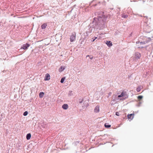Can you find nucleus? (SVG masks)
<instances>
[{
	"label": "nucleus",
	"mask_w": 153,
	"mask_h": 153,
	"mask_svg": "<svg viewBox=\"0 0 153 153\" xmlns=\"http://www.w3.org/2000/svg\"><path fill=\"white\" fill-rule=\"evenodd\" d=\"M118 97H122L120 99V100H123L127 98L128 97V95L126 91H123L121 93V94L118 95Z\"/></svg>",
	"instance_id": "obj_1"
},
{
	"label": "nucleus",
	"mask_w": 153,
	"mask_h": 153,
	"mask_svg": "<svg viewBox=\"0 0 153 153\" xmlns=\"http://www.w3.org/2000/svg\"><path fill=\"white\" fill-rule=\"evenodd\" d=\"M76 39V34L75 33L72 34L70 37V41L72 42L74 41Z\"/></svg>",
	"instance_id": "obj_2"
},
{
	"label": "nucleus",
	"mask_w": 153,
	"mask_h": 153,
	"mask_svg": "<svg viewBox=\"0 0 153 153\" xmlns=\"http://www.w3.org/2000/svg\"><path fill=\"white\" fill-rule=\"evenodd\" d=\"M30 46V44L27 43L26 44L23 45L22 46V47L21 48L23 49L24 50H26L27 49L28 47H29Z\"/></svg>",
	"instance_id": "obj_3"
},
{
	"label": "nucleus",
	"mask_w": 153,
	"mask_h": 153,
	"mask_svg": "<svg viewBox=\"0 0 153 153\" xmlns=\"http://www.w3.org/2000/svg\"><path fill=\"white\" fill-rule=\"evenodd\" d=\"M134 115V114H128L127 116L128 118L131 120L133 118Z\"/></svg>",
	"instance_id": "obj_4"
},
{
	"label": "nucleus",
	"mask_w": 153,
	"mask_h": 153,
	"mask_svg": "<svg viewBox=\"0 0 153 153\" xmlns=\"http://www.w3.org/2000/svg\"><path fill=\"white\" fill-rule=\"evenodd\" d=\"M50 79V75L48 74H47L45 75V80H48Z\"/></svg>",
	"instance_id": "obj_5"
},
{
	"label": "nucleus",
	"mask_w": 153,
	"mask_h": 153,
	"mask_svg": "<svg viewBox=\"0 0 153 153\" xmlns=\"http://www.w3.org/2000/svg\"><path fill=\"white\" fill-rule=\"evenodd\" d=\"M62 107L63 109L66 110L68 108V106L67 104H64L62 105Z\"/></svg>",
	"instance_id": "obj_6"
},
{
	"label": "nucleus",
	"mask_w": 153,
	"mask_h": 153,
	"mask_svg": "<svg viewBox=\"0 0 153 153\" xmlns=\"http://www.w3.org/2000/svg\"><path fill=\"white\" fill-rule=\"evenodd\" d=\"M100 111V108L99 106H97L96 107L94 110V111L95 112L97 113L98 112Z\"/></svg>",
	"instance_id": "obj_7"
},
{
	"label": "nucleus",
	"mask_w": 153,
	"mask_h": 153,
	"mask_svg": "<svg viewBox=\"0 0 153 153\" xmlns=\"http://www.w3.org/2000/svg\"><path fill=\"white\" fill-rule=\"evenodd\" d=\"M106 44L109 47L111 46L112 45V42L110 41H107L106 43Z\"/></svg>",
	"instance_id": "obj_8"
},
{
	"label": "nucleus",
	"mask_w": 153,
	"mask_h": 153,
	"mask_svg": "<svg viewBox=\"0 0 153 153\" xmlns=\"http://www.w3.org/2000/svg\"><path fill=\"white\" fill-rule=\"evenodd\" d=\"M141 56L140 54L138 53H135V57L137 58H139Z\"/></svg>",
	"instance_id": "obj_9"
},
{
	"label": "nucleus",
	"mask_w": 153,
	"mask_h": 153,
	"mask_svg": "<svg viewBox=\"0 0 153 153\" xmlns=\"http://www.w3.org/2000/svg\"><path fill=\"white\" fill-rule=\"evenodd\" d=\"M65 69V68L62 66H61L60 68L59 69V71L61 72Z\"/></svg>",
	"instance_id": "obj_10"
},
{
	"label": "nucleus",
	"mask_w": 153,
	"mask_h": 153,
	"mask_svg": "<svg viewBox=\"0 0 153 153\" xmlns=\"http://www.w3.org/2000/svg\"><path fill=\"white\" fill-rule=\"evenodd\" d=\"M31 137V135L29 133L26 136V138L27 140H29Z\"/></svg>",
	"instance_id": "obj_11"
},
{
	"label": "nucleus",
	"mask_w": 153,
	"mask_h": 153,
	"mask_svg": "<svg viewBox=\"0 0 153 153\" xmlns=\"http://www.w3.org/2000/svg\"><path fill=\"white\" fill-rule=\"evenodd\" d=\"M47 26V24H45V23H44L42 25L41 28L42 29H45Z\"/></svg>",
	"instance_id": "obj_12"
},
{
	"label": "nucleus",
	"mask_w": 153,
	"mask_h": 153,
	"mask_svg": "<svg viewBox=\"0 0 153 153\" xmlns=\"http://www.w3.org/2000/svg\"><path fill=\"white\" fill-rule=\"evenodd\" d=\"M44 95V93L43 92H41L39 94V97L40 98L43 97Z\"/></svg>",
	"instance_id": "obj_13"
},
{
	"label": "nucleus",
	"mask_w": 153,
	"mask_h": 153,
	"mask_svg": "<svg viewBox=\"0 0 153 153\" xmlns=\"http://www.w3.org/2000/svg\"><path fill=\"white\" fill-rule=\"evenodd\" d=\"M141 90V86H138L137 88V91L138 92H140Z\"/></svg>",
	"instance_id": "obj_14"
},
{
	"label": "nucleus",
	"mask_w": 153,
	"mask_h": 153,
	"mask_svg": "<svg viewBox=\"0 0 153 153\" xmlns=\"http://www.w3.org/2000/svg\"><path fill=\"white\" fill-rule=\"evenodd\" d=\"M105 128H109L111 126V125H108L107 123H105Z\"/></svg>",
	"instance_id": "obj_15"
},
{
	"label": "nucleus",
	"mask_w": 153,
	"mask_h": 153,
	"mask_svg": "<svg viewBox=\"0 0 153 153\" xmlns=\"http://www.w3.org/2000/svg\"><path fill=\"white\" fill-rule=\"evenodd\" d=\"M143 97L142 96H139L137 97L138 99L140 100H141Z\"/></svg>",
	"instance_id": "obj_16"
},
{
	"label": "nucleus",
	"mask_w": 153,
	"mask_h": 153,
	"mask_svg": "<svg viewBox=\"0 0 153 153\" xmlns=\"http://www.w3.org/2000/svg\"><path fill=\"white\" fill-rule=\"evenodd\" d=\"M65 77H63L61 79V81H60V82L61 83H63L64 81V80L65 79Z\"/></svg>",
	"instance_id": "obj_17"
},
{
	"label": "nucleus",
	"mask_w": 153,
	"mask_h": 153,
	"mask_svg": "<svg viewBox=\"0 0 153 153\" xmlns=\"http://www.w3.org/2000/svg\"><path fill=\"white\" fill-rule=\"evenodd\" d=\"M28 112L27 111H25L23 113V115L25 116H26L27 115Z\"/></svg>",
	"instance_id": "obj_18"
},
{
	"label": "nucleus",
	"mask_w": 153,
	"mask_h": 153,
	"mask_svg": "<svg viewBox=\"0 0 153 153\" xmlns=\"http://www.w3.org/2000/svg\"><path fill=\"white\" fill-rule=\"evenodd\" d=\"M122 16L123 18H126L127 17V16L126 15H122Z\"/></svg>",
	"instance_id": "obj_19"
},
{
	"label": "nucleus",
	"mask_w": 153,
	"mask_h": 153,
	"mask_svg": "<svg viewBox=\"0 0 153 153\" xmlns=\"http://www.w3.org/2000/svg\"><path fill=\"white\" fill-rule=\"evenodd\" d=\"M119 113L118 112H116V115L117 116H119Z\"/></svg>",
	"instance_id": "obj_20"
},
{
	"label": "nucleus",
	"mask_w": 153,
	"mask_h": 153,
	"mask_svg": "<svg viewBox=\"0 0 153 153\" xmlns=\"http://www.w3.org/2000/svg\"><path fill=\"white\" fill-rule=\"evenodd\" d=\"M97 38V37H95V39H94V40H93V42H94V41Z\"/></svg>",
	"instance_id": "obj_21"
},
{
	"label": "nucleus",
	"mask_w": 153,
	"mask_h": 153,
	"mask_svg": "<svg viewBox=\"0 0 153 153\" xmlns=\"http://www.w3.org/2000/svg\"><path fill=\"white\" fill-rule=\"evenodd\" d=\"M143 43H143L144 44H145V42H143Z\"/></svg>",
	"instance_id": "obj_22"
}]
</instances>
